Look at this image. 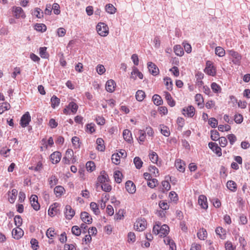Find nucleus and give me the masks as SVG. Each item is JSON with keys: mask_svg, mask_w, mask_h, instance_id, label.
Returning a JSON list of instances; mask_svg holds the SVG:
<instances>
[{"mask_svg": "<svg viewBox=\"0 0 250 250\" xmlns=\"http://www.w3.org/2000/svg\"><path fill=\"white\" fill-rule=\"evenodd\" d=\"M81 218L83 223L90 224L92 222V219L90 214L85 211L83 212L81 214Z\"/></svg>", "mask_w": 250, "mask_h": 250, "instance_id": "f3484780", "label": "nucleus"}, {"mask_svg": "<svg viewBox=\"0 0 250 250\" xmlns=\"http://www.w3.org/2000/svg\"><path fill=\"white\" fill-rule=\"evenodd\" d=\"M54 192L57 197H61L65 192V190L62 186H57L54 188Z\"/></svg>", "mask_w": 250, "mask_h": 250, "instance_id": "5701e85b", "label": "nucleus"}, {"mask_svg": "<svg viewBox=\"0 0 250 250\" xmlns=\"http://www.w3.org/2000/svg\"><path fill=\"white\" fill-rule=\"evenodd\" d=\"M65 217L68 220L71 219L75 214V212L70 205L65 206V211L64 212Z\"/></svg>", "mask_w": 250, "mask_h": 250, "instance_id": "ddd939ff", "label": "nucleus"}, {"mask_svg": "<svg viewBox=\"0 0 250 250\" xmlns=\"http://www.w3.org/2000/svg\"><path fill=\"white\" fill-rule=\"evenodd\" d=\"M86 168L88 171L92 172L95 169V165L93 161H88L86 164Z\"/></svg>", "mask_w": 250, "mask_h": 250, "instance_id": "3c124183", "label": "nucleus"}, {"mask_svg": "<svg viewBox=\"0 0 250 250\" xmlns=\"http://www.w3.org/2000/svg\"><path fill=\"white\" fill-rule=\"evenodd\" d=\"M67 108L70 110L71 112L74 114H75L78 109V105L74 102H70L67 106Z\"/></svg>", "mask_w": 250, "mask_h": 250, "instance_id": "473e14b6", "label": "nucleus"}, {"mask_svg": "<svg viewBox=\"0 0 250 250\" xmlns=\"http://www.w3.org/2000/svg\"><path fill=\"white\" fill-rule=\"evenodd\" d=\"M211 88L213 92L215 93L221 92L222 88L221 86L215 82H213L211 84Z\"/></svg>", "mask_w": 250, "mask_h": 250, "instance_id": "79ce46f5", "label": "nucleus"}, {"mask_svg": "<svg viewBox=\"0 0 250 250\" xmlns=\"http://www.w3.org/2000/svg\"><path fill=\"white\" fill-rule=\"evenodd\" d=\"M147 68L149 72L153 76H157L159 73V69L157 65L152 62L147 63Z\"/></svg>", "mask_w": 250, "mask_h": 250, "instance_id": "9d476101", "label": "nucleus"}, {"mask_svg": "<svg viewBox=\"0 0 250 250\" xmlns=\"http://www.w3.org/2000/svg\"><path fill=\"white\" fill-rule=\"evenodd\" d=\"M59 207V204L58 203H55L50 206L48 211V215L51 217L54 216L59 210L58 209Z\"/></svg>", "mask_w": 250, "mask_h": 250, "instance_id": "a211bd4d", "label": "nucleus"}, {"mask_svg": "<svg viewBox=\"0 0 250 250\" xmlns=\"http://www.w3.org/2000/svg\"><path fill=\"white\" fill-rule=\"evenodd\" d=\"M207 232L206 229L204 228L200 229L197 232V237L199 239L201 240H205L207 237Z\"/></svg>", "mask_w": 250, "mask_h": 250, "instance_id": "c756f323", "label": "nucleus"}, {"mask_svg": "<svg viewBox=\"0 0 250 250\" xmlns=\"http://www.w3.org/2000/svg\"><path fill=\"white\" fill-rule=\"evenodd\" d=\"M33 14L38 18L41 19L43 17V13L42 10L39 8H36L33 12Z\"/></svg>", "mask_w": 250, "mask_h": 250, "instance_id": "4d7b16f0", "label": "nucleus"}, {"mask_svg": "<svg viewBox=\"0 0 250 250\" xmlns=\"http://www.w3.org/2000/svg\"><path fill=\"white\" fill-rule=\"evenodd\" d=\"M15 224L17 227H20L22 224V219L20 215H16L14 217Z\"/></svg>", "mask_w": 250, "mask_h": 250, "instance_id": "e2e57ef3", "label": "nucleus"}, {"mask_svg": "<svg viewBox=\"0 0 250 250\" xmlns=\"http://www.w3.org/2000/svg\"><path fill=\"white\" fill-rule=\"evenodd\" d=\"M101 188L103 191L106 192H110L112 189L111 185L109 184V181L102 184Z\"/></svg>", "mask_w": 250, "mask_h": 250, "instance_id": "864d4df0", "label": "nucleus"}, {"mask_svg": "<svg viewBox=\"0 0 250 250\" xmlns=\"http://www.w3.org/2000/svg\"><path fill=\"white\" fill-rule=\"evenodd\" d=\"M123 174L122 172L119 170H116L114 172V178L115 181L117 183H121L122 181Z\"/></svg>", "mask_w": 250, "mask_h": 250, "instance_id": "e433bc0d", "label": "nucleus"}, {"mask_svg": "<svg viewBox=\"0 0 250 250\" xmlns=\"http://www.w3.org/2000/svg\"><path fill=\"white\" fill-rule=\"evenodd\" d=\"M137 77L140 79H143V75L137 68H135L131 73L130 77L134 80H136Z\"/></svg>", "mask_w": 250, "mask_h": 250, "instance_id": "cd10ccee", "label": "nucleus"}, {"mask_svg": "<svg viewBox=\"0 0 250 250\" xmlns=\"http://www.w3.org/2000/svg\"><path fill=\"white\" fill-rule=\"evenodd\" d=\"M208 147L213 151L218 156L222 155L221 148L218 146L217 144L213 142L208 143Z\"/></svg>", "mask_w": 250, "mask_h": 250, "instance_id": "9b49d317", "label": "nucleus"}, {"mask_svg": "<svg viewBox=\"0 0 250 250\" xmlns=\"http://www.w3.org/2000/svg\"><path fill=\"white\" fill-rule=\"evenodd\" d=\"M127 241L128 242L134 243L136 241V235L133 232H129L127 234Z\"/></svg>", "mask_w": 250, "mask_h": 250, "instance_id": "69168bd1", "label": "nucleus"}, {"mask_svg": "<svg viewBox=\"0 0 250 250\" xmlns=\"http://www.w3.org/2000/svg\"><path fill=\"white\" fill-rule=\"evenodd\" d=\"M125 188L127 192L133 194L136 191V186L131 181H127L125 185Z\"/></svg>", "mask_w": 250, "mask_h": 250, "instance_id": "aec40b11", "label": "nucleus"}, {"mask_svg": "<svg viewBox=\"0 0 250 250\" xmlns=\"http://www.w3.org/2000/svg\"><path fill=\"white\" fill-rule=\"evenodd\" d=\"M38 196L36 195H32L30 197L31 205L36 210H38L40 208V205L38 201Z\"/></svg>", "mask_w": 250, "mask_h": 250, "instance_id": "2eb2a0df", "label": "nucleus"}, {"mask_svg": "<svg viewBox=\"0 0 250 250\" xmlns=\"http://www.w3.org/2000/svg\"><path fill=\"white\" fill-rule=\"evenodd\" d=\"M204 71L208 75L211 76H215L216 74V68L214 66L213 62L211 61H207Z\"/></svg>", "mask_w": 250, "mask_h": 250, "instance_id": "39448f33", "label": "nucleus"}, {"mask_svg": "<svg viewBox=\"0 0 250 250\" xmlns=\"http://www.w3.org/2000/svg\"><path fill=\"white\" fill-rule=\"evenodd\" d=\"M31 121V116L28 112H26L21 117L20 125L22 127L27 126Z\"/></svg>", "mask_w": 250, "mask_h": 250, "instance_id": "6e6552de", "label": "nucleus"}, {"mask_svg": "<svg viewBox=\"0 0 250 250\" xmlns=\"http://www.w3.org/2000/svg\"><path fill=\"white\" fill-rule=\"evenodd\" d=\"M146 96L145 92L143 90H139L136 93V99L138 101H142Z\"/></svg>", "mask_w": 250, "mask_h": 250, "instance_id": "58836bf2", "label": "nucleus"}, {"mask_svg": "<svg viewBox=\"0 0 250 250\" xmlns=\"http://www.w3.org/2000/svg\"><path fill=\"white\" fill-rule=\"evenodd\" d=\"M149 157L150 161L154 164H157L158 160V156L157 154L154 151H151L149 153Z\"/></svg>", "mask_w": 250, "mask_h": 250, "instance_id": "c03bdc74", "label": "nucleus"}, {"mask_svg": "<svg viewBox=\"0 0 250 250\" xmlns=\"http://www.w3.org/2000/svg\"><path fill=\"white\" fill-rule=\"evenodd\" d=\"M96 29L98 33L102 37H106L109 33L108 27L104 23H99L96 26Z\"/></svg>", "mask_w": 250, "mask_h": 250, "instance_id": "20e7f679", "label": "nucleus"}, {"mask_svg": "<svg viewBox=\"0 0 250 250\" xmlns=\"http://www.w3.org/2000/svg\"><path fill=\"white\" fill-rule=\"evenodd\" d=\"M215 53L219 57H223L225 55V50L221 46H217L215 48Z\"/></svg>", "mask_w": 250, "mask_h": 250, "instance_id": "8fccbe9b", "label": "nucleus"}, {"mask_svg": "<svg viewBox=\"0 0 250 250\" xmlns=\"http://www.w3.org/2000/svg\"><path fill=\"white\" fill-rule=\"evenodd\" d=\"M198 202L200 207L204 209H207L208 208L207 199L204 195H200L199 196Z\"/></svg>", "mask_w": 250, "mask_h": 250, "instance_id": "dca6fc26", "label": "nucleus"}, {"mask_svg": "<svg viewBox=\"0 0 250 250\" xmlns=\"http://www.w3.org/2000/svg\"><path fill=\"white\" fill-rule=\"evenodd\" d=\"M195 101L198 106H200V108L204 107V98L201 94H196L195 96Z\"/></svg>", "mask_w": 250, "mask_h": 250, "instance_id": "c85d7f7f", "label": "nucleus"}, {"mask_svg": "<svg viewBox=\"0 0 250 250\" xmlns=\"http://www.w3.org/2000/svg\"><path fill=\"white\" fill-rule=\"evenodd\" d=\"M123 135L124 140L128 142V143H131L133 138L132 137V133L131 131L128 129H125L123 133Z\"/></svg>", "mask_w": 250, "mask_h": 250, "instance_id": "bb28decb", "label": "nucleus"}, {"mask_svg": "<svg viewBox=\"0 0 250 250\" xmlns=\"http://www.w3.org/2000/svg\"><path fill=\"white\" fill-rule=\"evenodd\" d=\"M164 242L167 245H169V250H177L176 246L174 241L169 237H164Z\"/></svg>", "mask_w": 250, "mask_h": 250, "instance_id": "6ab92c4d", "label": "nucleus"}, {"mask_svg": "<svg viewBox=\"0 0 250 250\" xmlns=\"http://www.w3.org/2000/svg\"><path fill=\"white\" fill-rule=\"evenodd\" d=\"M116 84L113 80H108L105 84V88L107 91L113 92L115 90Z\"/></svg>", "mask_w": 250, "mask_h": 250, "instance_id": "412c9836", "label": "nucleus"}, {"mask_svg": "<svg viewBox=\"0 0 250 250\" xmlns=\"http://www.w3.org/2000/svg\"><path fill=\"white\" fill-rule=\"evenodd\" d=\"M58 182V179L55 175H52L48 179L49 184L50 188H52L54 186L57 184Z\"/></svg>", "mask_w": 250, "mask_h": 250, "instance_id": "37998d69", "label": "nucleus"}, {"mask_svg": "<svg viewBox=\"0 0 250 250\" xmlns=\"http://www.w3.org/2000/svg\"><path fill=\"white\" fill-rule=\"evenodd\" d=\"M71 232L74 235L76 236H79L81 233V230L78 226H74L71 229Z\"/></svg>", "mask_w": 250, "mask_h": 250, "instance_id": "bf43d9fd", "label": "nucleus"}, {"mask_svg": "<svg viewBox=\"0 0 250 250\" xmlns=\"http://www.w3.org/2000/svg\"><path fill=\"white\" fill-rule=\"evenodd\" d=\"M164 81L166 88L169 91H171L172 90L173 83L171 78L167 77L164 79Z\"/></svg>", "mask_w": 250, "mask_h": 250, "instance_id": "2f4dec72", "label": "nucleus"}, {"mask_svg": "<svg viewBox=\"0 0 250 250\" xmlns=\"http://www.w3.org/2000/svg\"><path fill=\"white\" fill-rule=\"evenodd\" d=\"M12 11L13 16L16 19H24L26 17L23 10L20 7L13 6Z\"/></svg>", "mask_w": 250, "mask_h": 250, "instance_id": "423d86ee", "label": "nucleus"}, {"mask_svg": "<svg viewBox=\"0 0 250 250\" xmlns=\"http://www.w3.org/2000/svg\"><path fill=\"white\" fill-rule=\"evenodd\" d=\"M111 160L114 164L118 165L120 163V156L118 153H114L112 155Z\"/></svg>", "mask_w": 250, "mask_h": 250, "instance_id": "5fc2aeb1", "label": "nucleus"}, {"mask_svg": "<svg viewBox=\"0 0 250 250\" xmlns=\"http://www.w3.org/2000/svg\"><path fill=\"white\" fill-rule=\"evenodd\" d=\"M134 164L137 169H140L143 165V162L139 157H135L133 160Z\"/></svg>", "mask_w": 250, "mask_h": 250, "instance_id": "a18cd8bd", "label": "nucleus"}, {"mask_svg": "<svg viewBox=\"0 0 250 250\" xmlns=\"http://www.w3.org/2000/svg\"><path fill=\"white\" fill-rule=\"evenodd\" d=\"M218 130L220 131H222V132H223L224 131H228L230 130L231 129L230 126L228 125H220L218 126Z\"/></svg>", "mask_w": 250, "mask_h": 250, "instance_id": "774afa93", "label": "nucleus"}, {"mask_svg": "<svg viewBox=\"0 0 250 250\" xmlns=\"http://www.w3.org/2000/svg\"><path fill=\"white\" fill-rule=\"evenodd\" d=\"M35 29L37 31L43 32L46 30L47 28H46V25L44 24L36 23L35 25Z\"/></svg>", "mask_w": 250, "mask_h": 250, "instance_id": "09e8293b", "label": "nucleus"}, {"mask_svg": "<svg viewBox=\"0 0 250 250\" xmlns=\"http://www.w3.org/2000/svg\"><path fill=\"white\" fill-rule=\"evenodd\" d=\"M18 195V190L16 189H13L11 191H9L8 193V201L13 204L15 202Z\"/></svg>", "mask_w": 250, "mask_h": 250, "instance_id": "b1692460", "label": "nucleus"}, {"mask_svg": "<svg viewBox=\"0 0 250 250\" xmlns=\"http://www.w3.org/2000/svg\"><path fill=\"white\" fill-rule=\"evenodd\" d=\"M152 100L154 102V104L157 105H160L163 103L161 97L157 94H155L153 95L152 97Z\"/></svg>", "mask_w": 250, "mask_h": 250, "instance_id": "de8ad7c7", "label": "nucleus"}, {"mask_svg": "<svg viewBox=\"0 0 250 250\" xmlns=\"http://www.w3.org/2000/svg\"><path fill=\"white\" fill-rule=\"evenodd\" d=\"M175 166L177 169L180 172H184L185 170V162L180 159H177L175 160Z\"/></svg>", "mask_w": 250, "mask_h": 250, "instance_id": "4be33fe9", "label": "nucleus"}, {"mask_svg": "<svg viewBox=\"0 0 250 250\" xmlns=\"http://www.w3.org/2000/svg\"><path fill=\"white\" fill-rule=\"evenodd\" d=\"M147 226L146 221L144 218H138L134 224V229L137 231H144Z\"/></svg>", "mask_w": 250, "mask_h": 250, "instance_id": "7ed1b4c3", "label": "nucleus"}, {"mask_svg": "<svg viewBox=\"0 0 250 250\" xmlns=\"http://www.w3.org/2000/svg\"><path fill=\"white\" fill-rule=\"evenodd\" d=\"M60 103V100L57 96L54 95L51 99V104L52 108H55L58 106Z\"/></svg>", "mask_w": 250, "mask_h": 250, "instance_id": "a19ab883", "label": "nucleus"}, {"mask_svg": "<svg viewBox=\"0 0 250 250\" xmlns=\"http://www.w3.org/2000/svg\"><path fill=\"white\" fill-rule=\"evenodd\" d=\"M46 235L50 240L53 241L57 235V233L53 228H49L46 230Z\"/></svg>", "mask_w": 250, "mask_h": 250, "instance_id": "a878e982", "label": "nucleus"}, {"mask_svg": "<svg viewBox=\"0 0 250 250\" xmlns=\"http://www.w3.org/2000/svg\"><path fill=\"white\" fill-rule=\"evenodd\" d=\"M90 208L95 215H99L100 213L98 206L95 202H91L90 204Z\"/></svg>", "mask_w": 250, "mask_h": 250, "instance_id": "4c0bfd02", "label": "nucleus"}, {"mask_svg": "<svg viewBox=\"0 0 250 250\" xmlns=\"http://www.w3.org/2000/svg\"><path fill=\"white\" fill-rule=\"evenodd\" d=\"M24 232L23 230L20 228L17 227L16 228L14 229L12 231V234L14 239H19L23 235Z\"/></svg>", "mask_w": 250, "mask_h": 250, "instance_id": "f8f14e48", "label": "nucleus"}, {"mask_svg": "<svg viewBox=\"0 0 250 250\" xmlns=\"http://www.w3.org/2000/svg\"><path fill=\"white\" fill-rule=\"evenodd\" d=\"M105 10L108 13L113 14L116 12V8L112 4H108L105 6Z\"/></svg>", "mask_w": 250, "mask_h": 250, "instance_id": "49530a36", "label": "nucleus"}, {"mask_svg": "<svg viewBox=\"0 0 250 250\" xmlns=\"http://www.w3.org/2000/svg\"><path fill=\"white\" fill-rule=\"evenodd\" d=\"M227 53L233 64L238 65L240 64L242 56L240 53L233 49L227 50Z\"/></svg>", "mask_w": 250, "mask_h": 250, "instance_id": "f03ea898", "label": "nucleus"}, {"mask_svg": "<svg viewBox=\"0 0 250 250\" xmlns=\"http://www.w3.org/2000/svg\"><path fill=\"white\" fill-rule=\"evenodd\" d=\"M152 232L155 235H159L161 237H165L169 232V228L167 225H161L160 223L157 222L154 225Z\"/></svg>", "mask_w": 250, "mask_h": 250, "instance_id": "f257e3e1", "label": "nucleus"}, {"mask_svg": "<svg viewBox=\"0 0 250 250\" xmlns=\"http://www.w3.org/2000/svg\"><path fill=\"white\" fill-rule=\"evenodd\" d=\"M161 132L162 134L166 137H168L170 135V131L169 128L165 125H162L161 128Z\"/></svg>", "mask_w": 250, "mask_h": 250, "instance_id": "0e129e2a", "label": "nucleus"}, {"mask_svg": "<svg viewBox=\"0 0 250 250\" xmlns=\"http://www.w3.org/2000/svg\"><path fill=\"white\" fill-rule=\"evenodd\" d=\"M173 50L177 56L181 57L184 54V50L180 45H175L173 47Z\"/></svg>", "mask_w": 250, "mask_h": 250, "instance_id": "72a5a7b5", "label": "nucleus"}, {"mask_svg": "<svg viewBox=\"0 0 250 250\" xmlns=\"http://www.w3.org/2000/svg\"><path fill=\"white\" fill-rule=\"evenodd\" d=\"M227 187L232 192H235L237 189V185L233 181H229L227 183Z\"/></svg>", "mask_w": 250, "mask_h": 250, "instance_id": "f704fd0d", "label": "nucleus"}, {"mask_svg": "<svg viewBox=\"0 0 250 250\" xmlns=\"http://www.w3.org/2000/svg\"><path fill=\"white\" fill-rule=\"evenodd\" d=\"M216 233L222 239L226 237V230L222 227H217L215 229Z\"/></svg>", "mask_w": 250, "mask_h": 250, "instance_id": "c9c22d12", "label": "nucleus"}, {"mask_svg": "<svg viewBox=\"0 0 250 250\" xmlns=\"http://www.w3.org/2000/svg\"><path fill=\"white\" fill-rule=\"evenodd\" d=\"M169 198L171 201L177 202L178 200V196L177 194L174 191H171L169 194Z\"/></svg>", "mask_w": 250, "mask_h": 250, "instance_id": "052dcab7", "label": "nucleus"}, {"mask_svg": "<svg viewBox=\"0 0 250 250\" xmlns=\"http://www.w3.org/2000/svg\"><path fill=\"white\" fill-rule=\"evenodd\" d=\"M62 154L59 151H55L51 154L50 159L53 164L58 163L61 159Z\"/></svg>", "mask_w": 250, "mask_h": 250, "instance_id": "4468645a", "label": "nucleus"}, {"mask_svg": "<svg viewBox=\"0 0 250 250\" xmlns=\"http://www.w3.org/2000/svg\"><path fill=\"white\" fill-rule=\"evenodd\" d=\"M96 144L97 145V149L101 151H103L105 149V146L104 145V141L102 138H99L96 140Z\"/></svg>", "mask_w": 250, "mask_h": 250, "instance_id": "7c9ffc66", "label": "nucleus"}, {"mask_svg": "<svg viewBox=\"0 0 250 250\" xmlns=\"http://www.w3.org/2000/svg\"><path fill=\"white\" fill-rule=\"evenodd\" d=\"M72 143L75 148L80 147V139L77 136H74L72 138Z\"/></svg>", "mask_w": 250, "mask_h": 250, "instance_id": "338daca9", "label": "nucleus"}, {"mask_svg": "<svg viewBox=\"0 0 250 250\" xmlns=\"http://www.w3.org/2000/svg\"><path fill=\"white\" fill-rule=\"evenodd\" d=\"M10 107V104L7 102L0 104V114L3 113L5 111L9 110Z\"/></svg>", "mask_w": 250, "mask_h": 250, "instance_id": "ea45409f", "label": "nucleus"}, {"mask_svg": "<svg viewBox=\"0 0 250 250\" xmlns=\"http://www.w3.org/2000/svg\"><path fill=\"white\" fill-rule=\"evenodd\" d=\"M95 125L93 123L88 124L86 125V131L88 133L92 134L95 131Z\"/></svg>", "mask_w": 250, "mask_h": 250, "instance_id": "603ef678", "label": "nucleus"}, {"mask_svg": "<svg viewBox=\"0 0 250 250\" xmlns=\"http://www.w3.org/2000/svg\"><path fill=\"white\" fill-rule=\"evenodd\" d=\"M159 206L163 210H167L169 207L167 202L165 200L160 201L159 203Z\"/></svg>", "mask_w": 250, "mask_h": 250, "instance_id": "6e6d98bb", "label": "nucleus"}, {"mask_svg": "<svg viewBox=\"0 0 250 250\" xmlns=\"http://www.w3.org/2000/svg\"><path fill=\"white\" fill-rule=\"evenodd\" d=\"M182 113L186 117L192 118L195 113V109L192 105L185 107L182 109Z\"/></svg>", "mask_w": 250, "mask_h": 250, "instance_id": "0eeeda50", "label": "nucleus"}, {"mask_svg": "<svg viewBox=\"0 0 250 250\" xmlns=\"http://www.w3.org/2000/svg\"><path fill=\"white\" fill-rule=\"evenodd\" d=\"M46 47H43L40 48V55L42 58H47L48 54L46 52Z\"/></svg>", "mask_w": 250, "mask_h": 250, "instance_id": "13d9d810", "label": "nucleus"}, {"mask_svg": "<svg viewBox=\"0 0 250 250\" xmlns=\"http://www.w3.org/2000/svg\"><path fill=\"white\" fill-rule=\"evenodd\" d=\"M210 133V137L213 141H217L220 138L219 133L217 130H211Z\"/></svg>", "mask_w": 250, "mask_h": 250, "instance_id": "680f3d73", "label": "nucleus"}, {"mask_svg": "<svg viewBox=\"0 0 250 250\" xmlns=\"http://www.w3.org/2000/svg\"><path fill=\"white\" fill-rule=\"evenodd\" d=\"M109 180V179L107 174L105 171L103 170L100 172V175L97 178V184H98L99 183L103 184L108 182Z\"/></svg>", "mask_w": 250, "mask_h": 250, "instance_id": "1a4fd4ad", "label": "nucleus"}, {"mask_svg": "<svg viewBox=\"0 0 250 250\" xmlns=\"http://www.w3.org/2000/svg\"><path fill=\"white\" fill-rule=\"evenodd\" d=\"M165 98L167 101V104L171 107H173L175 105V102L173 100L170 94L167 91L164 92Z\"/></svg>", "mask_w": 250, "mask_h": 250, "instance_id": "393cba45", "label": "nucleus"}]
</instances>
